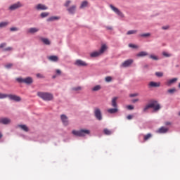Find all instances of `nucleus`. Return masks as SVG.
<instances>
[{"instance_id":"nucleus-28","label":"nucleus","mask_w":180,"mask_h":180,"mask_svg":"<svg viewBox=\"0 0 180 180\" xmlns=\"http://www.w3.org/2000/svg\"><path fill=\"white\" fill-rule=\"evenodd\" d=\"M100 89H102V86H101V85H96L92 88V91H94V92L100 91Z\"/></svg>"},{"instance_id":"nucleus-42","label":"nucleus","mask_w":180,"mask_h":180,"mask_svg":"<svg viewBox=\"0 0 180 180\" xmlns=\"http://www.w3.org/2000/svg\"><path fill=\"white\" fill-rule=\"evenodd\" d=\"M70 4H71V1L70 0H68L65 4L64 6H65L66 8H68V6H70Z\"/></svg>"},{"instance_id":"nucleus-2","label":"nucleus","mask_w":180,"mask_h":180,"mask_svg":"<svg viewBox=\"0 0 180 180\" xmlns=\"http://www.w3.org/2000/svg\"><path fill=\"white\" fill-rule=\"evenodd\" d=\"M72 134L76 137H85V136L91 134V131L89 129L73 130Z\"/></svg>"},{"instance_id":"nucleus-58","label":"nucleus","mask_w":180,"mask_h":180,"mask_svg":"<svg viewBox=\"0 0 180 180\" xmlns=\"http://www.w3.org/2000/svg\"><path fill=\"white\" fill-rule=\"evenodd\" d=\"M106 29H107L108 30H112V27H106Z\"/></svg>"},{"instance_id":"nucleus-29","label":"nucleus","mask_w":180,"mask_h":180,"mask_svg":"<svg viewBox=\"0 0 180 180\" xmlns=\"http://www.w3.org/2000/svg\"><path fill=\"white\" fill-rule=\"evenodd\" d=\"M41 41H43V43H44V44H46L48 46L50 45V40H49V39L42 38Z\"/></svg>"},{"instance_id":"nucleus-13","label":"nucleus","mask_w":180,"mask_h":180,"mask_svg":"<svg viewBox=\"0 0 180 180\" xmlns=\"http://www.w3.org/2000/svg\"><path fill=\"white\" fill-rule=\"evenodd\" d=\"M67 11L71 15H74V13H75V11H77V6L73 5L72 6L68 8Z\"/></svg>"},{"instance_id":"nucleus-33","label":"nucleus","mask_w":180,"mask_h":180,"mask_svg":"<svg viewBox=\"0 0 180 180\" xmlns=\"http://www.w3.org/2000/svg\"><path fill=\"white\" fill-rule=\"evenodd\" d=\"M136 33H137V30H129L127 32V34H136Z\"/></svg>"},{"instance_id":"nucleus-24","label":"nucleus","mask_w":180,"mask_h":180,"mask_svg":"<svg viewBox=\"0 0 180 180\" xmlns=\"http://www.w3.org/2000/svg\"><path fill=\"white\" fill-rule=\"evenodd\" d=\"M91 57H99V56H101L99 51H94L90 54Z\"/></svg>"},{"instance_id":"nucleus-61","label":"nucleus","mask_w":180,"mask_h":180,"mask_svg":"<svg viewBox=\"0 0 180 180\" xmlns=\"http://www.w3.org/2000/svg\"><path fill=\"white\" fill-rule=\"evenodd\" d=\"M179 116H180V112H179Z\"/></svg>"},{"instance_id":"nucleus-27","label":"nucleus","mask_w":180,"mask_h":180,"mask_svg":"<svg viewBox=\"0 0 180 180\" xmlns=\"http://www.w3.org/2000/svg\"><path fill=\"white\" fill-rule=\"evenodd\" d=\"M176 81H178L177 78L171 79L167 82V85H172V84H175Z\"/></svg>"},{"instance_id":"nucleus-46","label":"nucleus","mask_w":180,"mask_h":180,"mask_svg":"<svg viewBox=\"0 0 180 180\" xmlns=\"http://www.w3.org/2000/svg\"><path fill=\"white\" fill-rule=\"evenodd\" d=\"M129 47H131V49H138L139 48V46H137L135 44H129Z\"/></svg>"},{"instance_id":"nucleus-44","label":"nucleus","mask_w":180,"mask_h":180,"mask_svg":"<svg viewBox=\"0 0 180 180\" xmlns=\"http://www.w3.org/2000/svg\"><path fill=\"white\" fill-rule=\"evenodd\" d=\"M11 32H18V30H19V29L18 27H13L11 28H10Z\"/></svg>"},{"instance_id":"nucleus-14","label":"nucleus","mask_w":180,"mask_h":180,"mask_svg":"<svg viewBox=\"0 0 180 180\" xmlns=\"http://www.w3.org/2000/svg\"><path fill=\"white\" fill-rule=\"evenodd\" d=\"M161 86V83L160 82H150L149 83V86L151 88H158Z\"/></svg>"},{"instance_id":"nucleus-30","label":"nucleus","mask_w":180,"mask_h":180,"mask_svg":"<svg viewBox=\"0 0 180 180\" xmlns=\"http://www.w3.org/2000/svg\"><path fill=\"white\" fill-rule=\"evenodd\" d=\"M18 127L22 129V130H24V131H29V128L26 125H18Z\"/></svg>"},{"instance_id":"nucleus-1","label":"nucleus","mask_w":180,"mask_h":180,"mask_svg":"<svg viewBox=\"0 0 180 180\" xmlns=\"http://www.w3.org/2000/svg\"><path fill=\"white\" fill-rule=\"evenodd\" d=\"M37 96H39V98H41V99H42L43 101H53L54 98L52 94L49 92H41V91L37 92Z\"/></svg>"},{"instance_id":"nucleus-38","label":"nucleus","mask_w":180,"mask_h":180,"mask_svg":"<svg viewBox=\"0 0 180 180\" xmlns=\"http://www.w3.org/2000/svg\"><path fill=\"white\" fill-rule=\"evenodd\" d=\"M155 75L156 77H163L164 73H162V72H156Z\"/></svg>"},{"instance_id":"nucleus-17","label":"nucleus","mask_w":180,"mask_h":180,"mask_svg":"<svg viewBox=\"0 0 180 180\" xmlns=\"http://www.w3.org/2000/svg\"><path fill=\"white\" fill-rule=\"evenodd\" d=\"M107 50H108V46H106V44H103L100 50L98 51V52H100V54L102 56V54H103V53H105V51Z\"/></svg>"},{"instance_id":"nucleus-40","label":"nucleus","mask_w":180,"mask_h":180,"mask_svg":"<svg viewBox=\"0 0 180 180\" xmlns=\"http://www.w3.org/2000/svg\"><path fill=\"white\" fill-rule=\"evenodd\" d=\"M72 91H82V86H77V87H73Z\"/></svg>"},{"instance_id":"nucleus-32","label":"nucleus","mask_w":180,"mask_h":180,"mask_svg":"<svg viewBox=\"0 0 180 180\" xmlns=\"http://www.w3.org/2000/svg\"><path fill=\"white\" fill-rule=\"evenodd\" d=\"M103 131H104V134H106V136H110V134H112V131L108 129H104Z\"/></svg>"},{"instance_id":"nucleus-37","label":"nucleus","mask_w":180,"mask_h":180,"mask_svg":"<svg viewBox=\"0 0 180 180\" xmlns=\"http://www.w3.org/2000/svg\"><path fill=\"white\" fill-rule=\"evenodd\" d=\"M149 58L155 61L158 60V57L154 55H150Z\"/></svg>"},{"instance_id":"nucleus-16","label":"nucleus","mask_w":180,"mask_h":180,"mask_svg":"<svg viewBox=\"0 0 180 180\" xmlns=\"http://www.w3.org/2000/svg\"><path fill=\"white\" fill-rule=\"evenodd\" d=\"M118 98H117V97H113L112 98L111 106H112V108H117V101Z\"/></svg>"},{"instance_id":"nucleus-21","label":"nucleus","mask_w":180,"mask_h":180,"mask_svg":"<svg viewBox=\"0 0 180 180\" xmlns=\"http://www.w3.org/2000/svg\"><path fill=\"white\" fill-rule=\"evenodd\" d=\"M148 56V53L146 51H141L139 53H137L136 57H146Z\"/></svg>"},{"instance_id":"nucleus-15","label":"nucleus","mask_w":180,"mask_h":180,"mask_svg":"<svg viewBox=\"0 0 180 180\" xmlns=\"http://www.w3.org/2000/svg\"><path fill=\"white\" fill-rule=\"evenodd\" d=\"M107 112L110 115H113L115 113H117L119 112V109L117 108H109L107 110Z\"/></svg>"},{"instance_id":"nucleus-25","label":"nucleus","mask_w":180,"mask_h":180,"mask_svg":"<svg viewBox=\"0 0 180 180\" xmlns=\"http://www.w3.org/2000/svg\"><path fill=\"white\" fill-rule=\"evenodd\" d=\"M158 131V133H167V131H168V129L165 128V127H162Z\"/></svg>"},{"instance_id":"nucleus-18","label":"nucleus","mask_w":180,"mask_h":180,"mask_svg":"<svg viewBox=\"0 0 180 180\" xmlns=\"http://www.w3.org/2000/svg\"><path fill=\"white\" fill-rule=\"evenodd\" d=\"M48 60H49V61H53V63H57V61H58V56H51L48 57Z\"/></svg>"},{"instance_id":"nucleus-45","label":"nucleus","mask_w":180,"mask_h":180,"mask_svg":"<svg viewBox=\"0 0 180 180\" xmlns=\"http://www.w3.org/2000/svg\"><path fill=\"white\" fill-rule=\"evenodd\" d=\"M46 16H49V13H41V18H46Z\"/></svg>"},{"instance_id":"nucleus-34","label":"nucleus","mask_w":180,"mask_h":180,"mask_svg":"<svg viewBox=\"0 0 180 180\" xmlns=\"http://www.w3.org/2000/svg\"><path fill=\"white\" fill-rule=\"evenodd\" d=\"M139 36L140 37H150L151 36V34L150 33L141 34Z\"/></svg>"},{"instance_id":"nucleus-47","label":"nucleus","mask_w":180,"mask_h":180,"mask_svg":"<svg viewBox=\"0 0 180 180\" xmlns=\"http://www.w3.org/2000/svg\"><path fill=\"white\" fill-rule=\"evenodd\" d=\"M162 56H164V57H171V54L164 51L162 52Z\"/></svg>"},{"instance_id":"nucleus-31","label":"nucleus","mask_w":180,"mask_h":180,"mask_svg":"<svg viewBox=\"0 0 180 180\" xmlns=\"http://www.w3.org/2000/svg\"><path fill=\"white\" fill-rule=\"evenodd\" d=\"M7 25H9V22H0V28L1 29L2 27H6Z\"/></svg>"},{"instance_id":"nucleus-39","label":"nucleus","mask_w":180,"mask_h":180,"mask_svg":"<svg viewBox=\"0 0 180 180\" xmlns=\"http://www.w3.org/2000/svg\"><path fill=\"white\" fill-rule=\"evenodd\" d=\"M13 50V48L8 46L4 49H3V51H12Z\"/></svg>"},{"instance_id":"nucleus-19","label":"nucleus","mask_w":180,"mask_h":180,"mask_svg":"<svg viewBox=\"0 0 180 180\" xmlns=\"http://www.w3.org/2000/svg\"><path fill=\"white\" fill-rule=\"evenodd\" d=\"M37 9L38 11H46L47 10V7L43 4H38L37 6Z\"/></svg>"},{"instance_id":"nucleus-57","label":"nucleus","mask_w":180,"mask_h":180,"mask_svg":"<svg viewBox=\"0 0 180 180\" xmlns=\"http://www.w3.org/2000/svg\"><path fill=\"white\" fill-rule=\"evenodd\" d=\"M56 74H61V70H56Z\"/></svg>"},{"instance_id":"nucleus-6","label":"nucleus","mask_w":180,"mask_h":180,"mask_svg":"<svg viewBox=\"0 0 180 180\" xmlns=\"http://www.w3.org/2000/svg\"><path fill=\"white\" fill-rule=\"evenodd\" d=\"M7 98L11 101H14L15 102H20L22 101L20 96H16L15 94H7Z\"/></svg>"},{"instance_id":"nucleus-3","label":"nucleus","mask_w":180,"mask_h":180,"mask_svg":"<svg viewBox=\"0 0 180 180\" xmlns=\"http://www.w3.org/2000/svg\"><path fill=\"white\" fill-rule=\"evenodd\" d=\"M150 108L153 109V112H158L161 109V105L158 103V101H153L149 103Z\"/></svg>"},{"instance_id":"nucleus-53","label":"nucleus","mask_w":180,"mask_h":180,"mask_svg":"<svg viewBox=\"0 0 180 180\" xmlns=\"http://www.w3.org/2000/svg\"><path fill=\"white\" fill-rule=\"evenodd\" d=\"M37 78H44V77L42 76V75L40 74V73L37 74Z\"/></svg>"},{"instance_id":"nucleus-49","label":"nucleus","mask_w":180,"mask_h":180,"mask_svg":"<svg viewBox=\"0 0 180 180\" xmlns=\"http://www.w3.org/2000/svg\"><path fill=\"white\" fill-rule=\"evenodd\" d=\"M127 109H128V110H133V109H134V106L131 105H127Z\"/></svg>"},{"instance_id":"nucleus-20","label":"nucleus","mask_w":180,"mask_h":180,"mask_svg":"<svg viewBox=\"0 0 180 180\" xmlns=\"http://www.w3.org/2000/svg\"><path fill=\"white\" fill-rule=\"evenodd\" d=\"M37 32H39V28H36V27H31L27 30V33H37Z\"/></svg>"},{"instance_id":"nucleus-60","label":"nucleus","mask_w":180,"mask_h":180,"mask_svg":"<svg viewBox=\"0 0 180 180\" xmlns=\"http://www.w3.org/2000/svg\"><path fill=\"white\" fill-rule=\"evenodd\" d=\"M179 88H180V83L179 84Z\"/></svg>"},{"instance_id":"nucleus-11","label":"nucleus","mask_w":180,"mask_h":180,"mask_svg":"<svg viewBox=\"0 0 180 180\" xmlns=\"http://www.w3.org/2000/svg\"><path fill=\"white\" fill-rule=\"evenodd\" d=\"M133 64V60L129 59L127 60H125L122 65L121 67H123L124 68H126L127 67H129Z\"/></svg>"},{"instance_id":"nucleus-35","label":"nucleus","mask_w":180,"mask_h":180,"mask_svg":"<svg viewBox=\"0 0 180 180\" xmlns=\"http://www.w3.org/2000/svg\"><path fill=\"white\" fill-rule=\"evenodd\" d=\"M112 78L110 76H108L105 78V82H112Z\"/></svg>"},{"instance_id":"nucleus-36","label":"nucleus","mask_w":180,"mask_h":180,"mask_svg":"<svg viewBox=\"0 0 180 180\" xmlns=\"http://www.w3.org/2000/svg\"><path fill=\"white\" fill-rule=\"evenodd\" d=\"M8 98V94L0 93V99H5Z\"/></svg>"},{"instance_id":"nucleus-10","label":"nucleus","mask_w":180,"mask_h":180,"mask_svg":"<svg viewBox=\"0 0 180 180\" xmlns=\"http://www.w3.org/2000/svg\"><path fill=\"white\" fill-rule=\"evenodd\" d=\"M75 64L77 65V67H86V65H88V64L82 60H77Z\"/></svg>"},{"instance_id":"nucleus-12","label":"nucleus","mask_w":180,"mask_h":180,"mask_svg":"<svg viewBox=\"0 0 180 180\" xmlns=\"http://www.w3.org/2000/svg\"><path fill=\"white\" fill-rule=\"evenodd\" d=\"M60 119L64 126H68V117L65 115H60Z\"/></svg>"},{"instance_id":"nucleus-9","label":"nucleus","mask_w":180,"mask_h":180,"mask_svg":"<svg viewBox=\"0 0 180 180\" xmlns=\"http://www.w3.org/2000/svg\"><path fill=\"white\" fill-rule=\"evenodd\" d=\"M12 120L10 118L8 117H1L0 118V123H1V124H11Z\"/></svg>"},{"instance_id":"nucleus-4","label":"nucleus","mask_w":180,"mask_h":180,"mask_svg":"<svg viewBox=\"0 0 180 180\" xmlns=\"http://www.w3.org/2000/svg\"><path fill=\"white\" fill-rule=\"evenodd\" d=\"M110 8L115 12V13H116V15L120 16V18H124V14H123L122 13V11H120V10H119V8L115 7V6H113L112 4L110 5Z\"/></svg>"},{"instance_id":"nucleus-8","label":"nucleus","mask_w":180,"mask_h":180,"mask_svg":"<svg viewBox=\"0 0 180 180\" xmlns=\"http://www.w3.org/2000/svg\"><path fill=\"white\" fill-rule=\"evenodd\" d=\"M23 6V4L20 3V1H18L11 6H10L9 9L10 11H15L16 9H19V8H22Z\"/></svg>"},{"instance_id":"nucleus-55","label":"nucleus","mask_w":180,"mask_h":180,"mask_svg":"<svg viewBox=\"0 0 180 180\" xmlns=\"http://www.w3.org/2000/svg\"><path fill=\"white\" fill-rule=\"evenodd\" d=\"M133 103H136V102H139V98L132 100Z\"/></svg>"},{"instance_id":"nucleus-43","label":"nucleus","mask_w":180,"mask_h":180,"mask_svg":"<svg viewBox=\"0 0 180 180\" xmlns=\"http://www.w3.org/2000/svg\"><path fill=\"white\" fill-rule=\"evenodd\" d=\"M13 65L12 63H8L7 65H5V68L9 70V68H12Z\"/></svg>"},{"instance_id":"nucleus-59","label":"nucleus","mask_w":180,"mask_h":180,"mask_svg":"<svg viewBox=\"0 0 180 180\" xmlns=\"http://www.w3.org/2000/svg\"><path fill=\"white\" fill-rule=\"evenodd\" d=\"M2 132L0 131V139H2Z\"/></svg>"},{"instance_id":"nucleus-48","label":"nucleus","mask_w":180,"mask_h":180,"mask_svg":"<svg viewBox=\"0 0 180 180\" xmlns=\"http://www.w3.org/2000/svg\"><path fill=\"white\" fill-rule=\"evenodd\" d=\"M139 93H135V94H129V96H130V98H134V97H136V96H139Z\"/></svg>"},{"instance_id":"nucleus-41","label":"nucleus","mask_w":180,"mask_h":180,"mask_svg":"<svg viewBox=\"0 0 180 180\" xmlns=\"http://www.w3.org/2000/svg\"><path fill=\"white\" fill-rule=\"evenodd\" d=\"M151 108L150 103L148 104L144 108H143V112H147V110H148V109Z\"/></svg>"},{"instance_id":"nucleus-51","label":"nucleus","mask_w":180,"mask_h":180,"mask_svg":"<svg viewBox=\"0 0 180 180\" xmlns=\"http://www.w3.org/2000/svg\"><path fill=\"white\" fill-rule=\"evenodd\" d=\"M6 46V43H2L0 44V49H4V47Z\"/></svg>"},{"instance_id":"nucleus-26","label":"nucleus","mask_w":180,"mask_h":180,"mask_svg":"<svg viewBox=\"0 0 180 180\" xmlns=\"http://www.w3.org/2000/svg\"><path fill=\"white\" fill-rule=\"evenodd\" d=\"M86 6H88V1H84L80 5V9H84V8H86Z\"/></svg>"},{"instance_id":"nucleus-7","label":"nucleus","mask_w":180,"mask_h":180,"mask_svg":"<svg viewBox=\"0 0 180 180\" xmlns=\"http://www.w3.org/2000/svg\"><path fill=\"white\" fill-rule=\"evenodd\" d=\"M94 116L97 120H102V112L101 111V109H94Z\"/></svg>"},{"instance_id":"nucleus-52","label":"nucleus","mask_w":180,"mask_h":180,"mask_svg":"<svg viewBox=\"0 0 180 180\" xmlns=\"http://www.w3.org/2000/svg\"><path fill=\"white\" fill-rule=\"evenodd\" d=\"M127 119L128 120H131V119H133V115H128V116L127 117Z\"/></svg>"},{"instance_id":"nucleus-50","label":"nucleus","mask_w":180,"mask_h":180,"mask_svg":"<svg viewBox=\"0 0 180 180\" xmlns=\"http://www.w3.org/2000/svg\"><path fill=\"white\" fill-rule=\"evenodd\" d=\"M175 91H176L175 89H170L167 91V92L169 94H174V92H175Z\"/></svg>"},{"instance_id":"nucleus-56","label":"nucleus","mask_w":180,"mask_h":180,"mask_svg":"<svg viewBox=\"0 0 180 180\" xmlns=\"http://www.w3.org/2000/svg\"><path fill=\"white\" fill-rule=\"evenodd\" d=\"M162 29H163V30H167L168 29V26H164Z\"/></svg>"},{"instance_id":"nucleus-23","label":"nucleus","mask_w":180,"mask_h":180,"mask_svg":"<svg viewBox=\"0 0 180 180\" xmlns=\"http://www.w3.org/2000/svg\"><path fill=\"white\" fill-rule=\"evenodd\" d=\"M58 19H60V17L52 16L47 19V22H53L54 20H58Z\"/></svg>"},{"instance_id":"nucleus-5","label":"nucleus","mask_w":180,"mask_h":180,"mask_svg":"<svg viewBox=\"0 0 180 180\" xmlns=\"http://www.w3.org/2000/svg\"><path fill=\"white\" fill-rule=\"evenodd\" d=\"M18 82H22L23 84H30L33 82V79L32 77L23 78H17Z\"/></svg>"},{"instance_id":"nucleus-22","label":"nucleus","mask_w":180,"mask_h":180,"mask_svg":"<svg viewBox=\"0 0 180 180\" xmlns=\"http://www.w3.org/2000/svg\"><path fill=\"white\" fill-rule=\"evenodd\" d=\"M153 137V134H147L146 135L143 136V141H148V140H150Z\"/></svg>"},{"instance_id":"nucleus-54","label":"nucleus","mask_w":180,"mask_h":180,"mask_svg":"<svg viewBox=\"0 0 180 180\" xmlns=\"http://www.w3.org/2000/svg\"><path fill=\"white\" fill-rule=\"evenodd\" d=\"M171 124H172V123L169 122H165V125H166V126H171Z\"/></svg>"}]
</instances>
